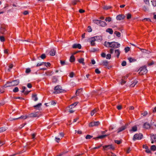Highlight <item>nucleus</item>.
I'll return each mask as SVG.
<instances>
[{
    "mask_svg": "<svg viewBox=\"0 0 156 156\" xmlns=\"http://www.w3.org/2000/svg\"><path fill=\"white\" fill-rule=\"evenodd\" d=\"M40 112H37L34 113H31L28 115V118L39 117L38 115Z\"/></svg>",
    "mask_w": 156,
    "mask_h": 156,
    "instance_id": "obj_5",
    "label": "nucleus"
},
{
    "mask_svg": "<svg viewBox=\"0 0 156 156\" xmlns=\"http://www.w3.org/2000/svg\"><path fill=\"white\" fill-rule=\"evenodd\" d=\"M45 74L47 76H51L53 74V73L52 71H48L45 73Z\"/></svg>",
    "mask_w": 156,
    "mask_h": 156,
    "instance_id": "obj_26",
    "label": "nucleus"
},
{
    "mask_svg": "<svg viewBox=\"0 0 156 156\" xmlns=\"http://www.w3.org/2000/svg\"><path fill=\"white\" fill-rule=\"evenodd\" d=\"M81 90V89H78L76 91V95H77V96L78 95V94L79 93H80Z\"/></svg>",
    "mask_w": 156,
    "mask_h": 156,
    "instance_id": "obj_46",
    "label": "nucleus"
},
{
    "mask_svg": "<svg viewBox=\"0 0 156 156\" xmlns=\"http://www.w3.org/2000/svg\"><path fill=\"white\" fill-rule=\"evenodd\" d=\"M129 49H130V48L129 47H126L125 48V52L126 53L128 51H129Z\"/></svg>",
    "mask_w": 156,
    "mask_h": 156,
    "instance_id": "obj_44",
    "label": "nucleus"
},
{
    "mask_svg": "<svg viewBox=\"0 0 156 156\" xmlns=\"http://www.w3.org/2000/svg\"><path fill=\"white\" fill-rule=\"evenodd\" d=\"M22 88L23 90L22 91H21L22 93H24V92L25 91V90L26 89V87L24 86H23L22 87Z\"/></svg>",
    "mask_w": 156,
    "mask_h": 156,
    "instance_id": "obj_59",
    "label": "nucleus"
},
{
    "mask_svg": "<svg viewBox=\"0 0 156 156\" xmlns=\"http://www.w3.org/2000/svg\"><path fill=\"white\" fill-rule=\"evenodd\" d=\"M101 20H93V22L94 23L98 25H99L101 22Z\"/></svg>",
    "mask_w": 156,
    "mask_h": 156,
    "instance_id": "obj_25",
    "label": "nucleus"
},
{
    "mask_svg": "<svg viewBox=\"0 0 156 156\" xmlns=\"http://www.w3.org/2000/svg\"><path fill=\"white\" fill-rule=\"evenodd\" d=\"M0 40L2 42H3V41H4L5 38H4V37L2 36H0Z\"/></svg>",
    "mask_w": 156,
    "mask_h": 156,
    "instance_id": "obj_53",
    "label": "nucleus"
},
{
    "mask_svg": "<svg viewBox=\"0 0 156 156\" xmlns=\"http://www.w3.org/2000/svg\"><path fill=\"white\" fill-rule=\"evenodd\" d=\"M128 60L130 62H133L136 61V60L133 58H132L129 57L128 58Z\"/></svg>",
    "mask_w": 156,
    "mask_h": 156,
    "instance_id": "obj_34",
    "label": "nucleus"
},
{
    "mask_svg": "<svg viewBox=\"0 0 156 156\" xmlns=\"http://www.w3.org/2000/svg\"><path fill=\"white\" fill-rule=\"evenodd\" d=\"M151 2L152 3V5L154 6H156V1L155 0H152L151 1Z\"/></svg>",
    "mask_w": 156,
    "mask_h": 156,
    "instance_id": "obj_39",
    "label": "nucleus"
},
{
    "mask_svg": "<svg viewBox=\"0 0 156 156\" xmlns=\"http://www.w3.org/2000/svg\"><path fill=\"white\" fill-rule=\"evenodd\" d=\"M144 2L147 5H149V0H144Z\"/></svg>",
    "mask_w": 156,
    "mask_h": 156,
    "instance_id": "obj_60",
    "label": "nucleus"
},
{
    "mask_svg": "<svg viewBox=\"0 0 156 156\" xmlns=\"http://www.w3.org/2000/svg\"><path fill=\"white\" fill-rule=\"evenodd\" d=\"M56 51L54 49H52L50 51V55L51 56H54L55 55Z\"/></svg>",
    "mask_w": 156,
    "mask_h": 156,
    "instance_id": "obj_20",
    "label": "nucleus"
},
{
    "mask_svg": "<svg viewBox=\"0 0 156 156\" xmlns=\"http://www.w3.org/2000/svg\"><path fill=\"white\" fill-rule=\"evenodd\" d=\"M5 31V28L2 27H1L0 29V32L2 34H3Z\"/></svg>",
    "mask_w": 156,
    "mask_h": 156,
    "instance_id": "obj_35",
    "label": "nucleus"
},
{
    "mask_svg": "<svg viewBox=\"0 0 156 156\" xmlns=\"http://www.w3.org/2000/svg\"><path fill=\"white\" fill-rule=\"evenodd\" d=\"M90 41L92 42H94V41H96L95 40V37H91L90 38Z\"/></svg>",
    "mask_w": 156,
    "mask_h": 156,
    "instance_id": "obj_49",
    "label": "nucleus"
},
{
    "mask_svg": "<svg viewBox=\"0 0 156 156\" xmlns=\"http://www.w3.org/2000/svg\"><path fill=\"white\" fill-rule=\"evenodd\" d=\"M126 62L125 61H123L121 64L123 66H126Z\"/></svg>",
    "mask_w": 156,
    "mask_h": 156,
    "instance_id": "obj_57",
    "label": "nucleus"
},
{
    "mask_svg": "<svg viewBox=\"0 0 156 156\" xmlns=\"http://www.w3.org/2000/svg\"><path fill=\"white\" fill-rule=\"evenodd\" d=\"M105 20L107 22H110L112 20V18L110 17H107L105 19Z\"/></svg>",
    "mask_w": 156,
    "mask_h": 156,
    "instance_id": "obj_40",
    "label": "nucleus"
},
{
    "mask_svg": "<svg viewBox=\"0 0 156 156\" xmlns=\"http://www.w3.org/2000/svg\"><path fill=\"white\" fill-rule=\"evenodd\" d=\"M46 57V55L45 54H42L41 56V58L42 59H44Z\"/></svg>",
    "mask_w": 156,
    "mask_h": 156,
    "instance_id": "obj_55",
    "label": "nucleus"
},
{
    "mask_svg": "<svg viewBox=\"0 0 156 156\" xmlns=\"http://www.w3.org/2000/svg\"><path fill=\"white\" fill-rule=\"evenodd\" d=\"M42 105L41 103H38L37 105L34 106V107L36 108H40L41 106Z\"/></svg>",
    "mask_w": 156,
    "mask_h": 156,
    "instance_id": "obj_33",
    "label": "nucleus"
},
{
    "mask_svg": "<svg viewBox=\"0 0 156 156\" xmlns=\"http://www.w3.org/2000/svg\"><path fill=\"white\" fill-rule=\"evenodd\" d=\"M27 118H28V115H22L20 117L15 118V119H14L13 120H14L17 119H25Z\"/></svg>",
    "mask_w": 156,
    "mask_h": 156,
    "instance_id": "obj_15",
    "label": "nucleus"
},
{
    "mask_svg": "<svg viewBox=\"0 0 156 156\" xmlns=\"http://www.w3.org/2000/svg\"><path fill=\"white\" fill-rule=\"evenodd\" d=\"M72 47L73 48H78L80 49L81 48V46L80 44H74L73 45Z\"/></svg>",
    "mask_w": 156,
    "mask_h": 156,
    "instance_id": "obj_12",
    "label": "nucleus"
},
{
    "mask_svg": "<svg viewBox=\"0 0 156 156\" xmlns=\"http://www.w3.org/2000/svg\"><path fill=\"white\" fill-rule=\"evenodd\" d=\"M137 130V127L134 126L132 127V129L131 130H130V131H133V132H135Z\"/></svg>",
    "mask_w": 156,
    "mask_h": 156,
    "instance_id": "obj_36",
    "label": "nucleus"
},
{
    "mask_svg": "<svg viewBox=\"0 0 156 156\" xmlns=\"http://www.w3.org/2000/svg\"><path fill=\"white\" fill-rule=\"evenodd\" d=\"M87 30L89 32H91L92 30L91 27L90 26H88L87 29Z\"/></svg>",
    "mask_w": 156,
    "mask_h": 156,
    "instance_id": "obj_43",
    "label": "nucleus"
},
{
    "mask_svg": "<svg viewBox=\"0 0 156 156\" xmlns=\"http://www.w3.org/2000/svg\"><path fill=\"white\" fill-rule=\"evenodd\" d=\"M140 49L141 51L143 53H148L147 52V51L146 50L143 49Z\"/></svg>",
    "mask_w": 156,
    "mask_h": 156,
    "instance_id": "obj_62",
    "label": "nucleus"
},
{
    "mask_svg": "<svg viewBox=\"0 0 156 156\" xmlns=\"http://www.w3.org/2000/svg\"><path fill=\"white\" fill-rule=\"evenodd\" d=\"M102 64L103 65L107 66L108 64V62L107 60H105L103 62Z\"/></svg>",
    "mask_w": 156,
    "mask_h": 156,
    "instance_id": "obj_29",
    "label": "nucleus"
},
{
    "mask_svg": "<svg viewBox=\"0 0 156 156\" xmlns=\"http://www.w3.org/2000/svg\"><path fill=\"white\" fill-rule=\"evenodd\" d=\"M137 81L136 80H134L133 82L130 85V86L131 87H134L137 83Z\"/></svg>",
    "mask_w": 156,
    "mask_h": 156,
    "instance_id": "obj_27",
    "label": "nucleus"
},
{
    "mask_svg": "<svg viewBox=\"0 0 156 156\" xmlns=\"http://www.w3.org/2000/svg\"><path fill=\"white\" fill-rule=\"evenodd\" d=\"M125 18V16L123 15L119 14L116 17V19L118 20H120L124 19Z\"/></svg>",
    "mask_w": 156,
    "mask_h": 156,
    "instance_id": "obj_11",
    "label": "nucleus"
},
{
    "mask_svg": "<svg viewBox=\"0 0 156 156\" xmlns=\"http://www.w3.org/2000/svg\"><path fill=\"white\" fill-rule=\"evenodd\" d=\"M98 111V109H93L91 112L90 115L91 116H93L95 113H96Z\"/></svg>",
    "mask_w": 156,
    "mask_h": 156,
    "instance_id": "obj_23",
    "label": "nucleus"
},
{
    "mask_svg": "<svg viewBox=\"0 0 156 156\" xmlns=\"http://www.w3.org/2000/svg\"><path fill=\"white\" fill-rule=\"evenodd\" d=\"M114 34H115L116 36L118 37H120L121 36V34L119 32L115 31L114 32Z\"/></svg>",
    "mask_w": 156,
    "mask_h": 156,
    "instance_id": "obj_32",
    "label": "nucleus"
},
{
    "mask_svg": "<svg viewBox=\"0 0 156 156\" xmlns=\"http://www.w3.org/2000/svg\"><path fill=\"white\" fill-rule=\"evenodd\" d=\"M44 64L45 66L46 67H48V66H50L51 65L50 63L49 62H47V63L45 62Z\"/></svg>",
    "mask_w": 156,
    "mask_h": 156,
    "instance_id": "obj_54",
    "label": "nucleus"
},
{
    "mask_svg": "<svg viewBox=\"0 0 156 156\" xmlns=\"http://www.w3.org/2000/svg\"><path fill=\"white\" fill-rule=\"evenodd\" d=\"M115 53L116 55L117 58H118L120 54L119 50V49H116L115 50Z\"/></svg>",
    "mask_w": 156,
    "mask_h": 156,
    "instance_id": "obj_17",
    "label": "nucleus"
},
{
    "mask_svg": "<svg viewBox=\"0 0 156 156\" xmlns=\"http://www.w3.org/2000/svg\"><path fill=\"white\" fill-rule=\"evenodd\" d=\"M12 84L11 82L7 81L6 83L4 86V87L6 88L7 87H11L12 86Z\"/></svg>",
    "mask_w": 156,
    "mask_h": 156,
    "instance_id": "obj_14",
    "label": "nucleus"
},
{
    "mask_svg": "<svg viewBox=\"0 0 156 156\" xmlns=\"http://www.w3.org/2000/svg\"><path fill=\"white\" fill-rule=\"evenodd\" d=\"M104 45L107 47H110L113 48H117L120 47V44L118 42H107L105 41L104 43Z\"/></svg>",
    "mask_w": 156,
    "mask_h": 156,
    "instance_id": "obj_1",
    "label": "nucleus"
},
{
    "mask_svg": "<svg viewBox=\"0 0 156 156\" xmlns=\"http://www.w3.org/2000/svg\"><path fill=\"white\" fill-rule=\"evenodd\" d=\"M31 70L30 68H27L26 69L25 72L27 73H28L30 72Z\"/></svg>",
    "mask_w": 156,
    "mask_h": 156,
    "instance_id": "obj_50",
    "label": "nucleus"
},
{
    "mask_svg": "<svg viewBox=\"0 0 156 156\" xmlns=\"http://www.w3.org/2000/svg\"><path fill=\"white\" fill-rule=\"evenodd\" d=\"M60 63L62 66H64L66 64L65 62L62 60H60Z\"/></svg>",
    "mask_w": 156,
    "mask_h": 156,
    "instance_id": "obj_51",
    "label": "nucleus"
},
{
    "mask_svg": "<svg viewBox=\"0 0 156 156\" xmlns=\"http://www.w3.org/2000/svg\"><path fill=\"white\" fill-rule=\"evenodd\" d=\"M128 125V124H126L125 126H122L121 127L119 128L118 129V131L117 132V133H119V132L122 131L123 130L125 129H126L127 127V126Z\"/></svg>",
    "mask_w": 156,
    "mask_h": 156,
    "instance_id": "obj_10",
    "label": "nucleus"
},
{
    "mask_svg": "<svg viewBox=\"0 0 156 156\" xmlns=\"http://www.w3.org/2000/svg\"><path fill=\"white\" fill-rule=\"evenodd\" d=\"M13 66L12 64H10L9 66V68L8 69V71H10L11 69H12Z\"/></svg>",
    "mask_w": 156,
    "mask_h": 156,
    "instance_id": "obj_42",
    "label": "nucleus"
},
{
    "mask_svg": "<svg viewBox=\"0 0 156 156\" xmlns=\"http://www.w3.org/2000/svg\"><path fill=\"white\" fill-rule=\"evenodd\" d=\"M98 50L99 49L98 48H93L91 50V51L92 52H94Z\"/></svg>",
    "mask_w": 156,
    "mask_h": 156,
    "instance_id": "obj_45",
    "label": "nucleus"
},
{
    "mask_svg": "<svg viewBox=\"0 0 156 156\" xmlns=\"http://www.w3.org/2000/svg\"><path fill=\"white\" fill-rule=\"evenodd\" d=\"M70 61L71 62H73L75 60V58L74 56L73 55H72L71 56L70 59Z\"/></svg>",
    "mask_w": 156,
    "mask_h": 156,
    "instance_id": "obj_24",
    "label": "nucleus"
},
{
    "mask_svg": "<svg viewBox=\"0 0 156 156\" xmlns=\"http://www.w3.org/2000/svg\"><path fill=\"white\" fill-rule=\"evenodd\" d=\"M32 98L34 101H37L38 100V98L37 96V94H33Z\"/></svg>",
    "mask_w": 156,
    "mask_h": 156,
    "instance_id": "obj_16",
    "label": "nucleus"
},
{
    "mask_svg": "<svg viewBox=\"0 0 156 156\" xmlns=\"http://www.w3.org/2000/svg\"><path fill=\"white\" fill-rule=\"evenodd\" d=\"M93 137V136L89 135H87L86 137V139H91Z\"/></svg>",
    "mask_w": 156,
    "mask_h": 156,
    "instance_id": "obj_41",
    "label": "nucleus"
},
{
    "mask_svg": "<svg viewBox=\"0 0 156 156\" xmlns=\"http://www.w3.org/2000/svg\"><path fill=\"white\" fill-rule=\"evenodd\" d=\"M54 90L55 91L53 93L55 94L62 93L64 91L62 89V87L59 85L55 86L54 88Z\"/></svg>",
    "mask_w": 156,
    "mask_h": 156,
    "instance_id": "obj_2",
    "label": "nucleus"
},
{
    "mask_svg": "<svg viewBox=\"0 0 156 156\" xmlns=\"http://www.w3.org/2000/svg\"><path fill=\"white\" fill-rule=\"evenodd\" d=\"M111 55L110 54H108L107 55V56L106 57V58L107 59H109L111 58Z\"/></svg>",
    "mask_w": 156,
    "mask_h": 156,
    "instance_id": "obj_48",
    "label": "nucleus"
},
{
    "mask_svg": "<svg viewBox=\"0 0 156 156\" xmlns=\"http://www.w3.org/2000/svg\"><path fill=\"white\" fill-rule=\"evenodd\" d=\"M143 9L145 11L148 10L147 8L145 5L143 6Z\"/></svg>",
    "mask_w": 156,
    "mask_h": 156,
    "instance_id": "obj_47",
    "label": "nucleus"
},
{
    "mask_svg": "<svg viewBox=\"0 0 156 156\" xmlns=\"http://www.w3.org/2000/svg\"><path fill=\"white\" fill-rule=\"evenodd\" d=\"M106 25L107 24L105 22L102 21H101L99 25L102 27H105L106 26Z\"/></svg>",
    "mask_w": 156,
    "mask_h": 156,
    "instance_id": "obj_21",
    "label": "nucleus"
},
{
    "mask_svg": "<svg viewBox=\"0 0 156 156\" xmlns=\"http://www.w3.org/2000/svg\"><path fill=\"white\" fill-rule=\"evenodd\" d=\"M139 73L140 75H144L146 74L147 72V70L145 66L141 67L140 69Z\"/></svg>",
    "mask_w": 156,
    "mask_h": 156,
    "instance_id": "obj_3",
    "label": "nucleus"
},
{
    "mask_svg": "<svg viewBox=\"0 0 156 156\" xmlns=\"http://www.w3.org/2000/svg\"><path fill=\"white\" fill-rule=\"evenodd\" d=\"M75 132L76 133H78L79 134H81L82 133V131L80 130H76Z\"/></svg>",
    "mask_w": 156,
    "mask_h": 156,
    "instance_id": "obj_64",
    "label": "nucleus"
},
{
    "mask_svg": "<svg viewBox=\"0 0 156 156\" xmlns=\"http://www.w3.org/2000/svg\"><path fill=\"white\" fill-rule=\"evenodd\" d=\"M95 72L97 74H99L101 73V72L99 71L98 69H96L95 70Z\"/></svg>",
    "mask_w": 156,
    "mask_h": 156,
    "instance_id": "obj_56",
    "label": "nucleus"
},
{
    "mask_svg": "<svg viewBox=\"0 0 156 156\" xmlns=\"http://www.w3.org/2000/svg\"><path fill=\"white\" fill-rule=\"evenodd\" d=\"M103 147L104 150H106L108 149L114 150L115 149L114 147L112 144L104 146Z\"/></svg>",
    "mask_w": 156,
    "mask_h": 156,
    "instance_id": "obj_6",
    "label": "nucleus"
},
{
    "mask_svg": "<svg viewBox=\"0 0 156 156\" xmlns=\"http://www.w3.org/2000/svg\"><path fill=\"white\" fill-rule=\"evenodd\" d=\"M107 136V135H104L99 136L96 137V138L103 139Z\"/></svg>",
    "mask_w": 156,
    "mask_h": 156,
    "instance_id": "obj_31",
    "label": "nucleus"
},
{
    "mask_svg": "<svg viewBox=\"0 0 156 156\" xmlns=\"http://www.w3.org/2000/svg\"><path fill=\"white\" fill-rule=\"evenodd\" d=\"M146 152L147 153H151V151L148 148L146 149Z\"/></svg>",
    "mask_w": 156,
    "mask_h": 156,
    "instance_id": "obj_63",
    "label": "nucleus"
},
{
    "mask_svg": "<svg viewBox=\"0 0 156 156\" xmlns=\"http://www.w3.org/2000/svg\"><path fill=\"white\" fill-rule=\"evenodd\" d=\"M131 17V14L128 13L127 14V19H129Z\"/></svg>",
    "mask_w": 156,
    "mask_h": 156,
    "instance_id": "obj_58",
    "label": "nucleus"
},
{
    "mask_svg": "<svg viewBox=\"0 0 156 156\" xmlns=\"http://www.w3.org/2000/svg\"><path fill=\"white\" fill-rule=\"evenodd\" d=\"M95 40L96 41H101L102 40V37L101 36H95Z\"/></svg>",
    "mask_w": 156,
    "mask_h": 156,
    "instance_id": "obj_18",
    "label": "nucleus"
},
{
    "mask_svg": "<svg viewBox=\"0 0 156 156\" xmlns=\"http://www.w3.org/2000/svg\"><path fill=\"white\" fill-rule=\"evenodd\" d=\"M143 136V135L142 133L136 134L133 136V140L135 141L137 140H140L142 138Z\"/></svg>",
    "mask_w": 156,
    "mask_h": 156,
    "instance_id": "obj_4",
    "label": "nucleus"
},
{
    "mask_svg": "<svg viewBox=\"0 0 156 156\" xmlns=\"http://www.w3.org/2000/svg\"><path fill=\"white\" fill-rule=\"evenodd\" d=\"M106 32L109 33L111 34H112L113 32L111 28H108L107 29Z\"/></svg>",
    "mask_w": 156,
    "mask_h": 156,
    "instance_id": "obj_19",
    "label": "nucleus"
},
{
    "mask_svg": "<svg viewBox=\"0 0 156 156\" xmlns=\"http://www.w3.org/2000/svg\"><path fill=\"white\" fill-rule=\"evenodd\" d=\"M100 124V122L98 121L92 122L90 124L89 126L90 127H92L94 126H97Z\"/></svg>",
    "mask_w": 156,
    "mask_h": 156,
    "instance_id": "obj_7",
    "label": "nucleus"
},
{
    "mask_svg": "<svg viewBox=\"0 0 156 156\" xmlns=\"http://www.w3.org/2000/svg\"><path fill=\"white\" fill-rule=\"evenodd\" d=\"M151 126V125L150 124L147 122H145L144 124L143 127L146 129H148L150 128Z\"/></svg>",
    "mask_w": 156,
    "mask_h": 156,
    "instance_id": "obj_13",
    "label": "nucleus"
},
{
    "mask_svg": "<svg viewBox=\"0 0 156 156\" xmlns=\"http://www.w3.org/2000/svg\"><path fill=\"white\" fill-rule=\"evenodd\" d=\"M151 150L155 151L156 150V146L155 145H153L151 146Z\"/></svg>",
    "mask_w": 156,
    "mask_h": 156,
    "instance_id": "obj_37",
    "label": "nucleus"
},
{
    "mask_svg": "<svg viewBox=\"0 0 156 156\" xmlns=\"http://www.w3.org/2000/svg\"><path fill=\"white\" fill-rule=\"evenodd\" d=\"M151 143L153 144L154 142H156V134H151Z\"/></svg>",
    "mask_w": 156,
    "mask_h": 156,
    "instance_id": "obj_8",
    "label": "nucleus"
},
{
    "mask_svg": "<svg viewBox=\"0 0 156 156\" xmlns=\"http://www.w3.org/2000/svg\"><path fill=\"white\" fill-rule=\"evenodd\" d=\"M19 90V88L18 87H16L13 90V91L14 93L18 92Z\"/></svg>",
    "mask_w": 156,
    "mask_h": 156,
    "instance_id": "obj_38",
    "label": "nucleus"
},
{
    "mask_svg": "<svg viewBox=\"0 0 156 156\" xmlns=\"http://www.w3.org/2000/svg\"><path fill=\"white\" fill-rule=\"evenodd\" d=\"M11 82L12 84V86H14L18 85L19 83L20 80H19L17 79L13 80Z\"/></svg>",
    "mask_w": 156,
    "mask_h": 156,
    "instance_id": "obj_9",
    "label": "nucleus"
},
{
    "mask_svg": "<svg viewBox=\"0 0 156 156\" xmlns=\"http://www.w3.org/2000/svg\"><path fill=\"white\" fill-rule=\"evenodd\" d=\"M44 63H45V62H41L40 63H38L37 64L36 66L37 67V66H41L42 65H43L44 64Z\"/></svg>",
    "mask_w": 156,
    "mask_h": 156,
    "instance_id": "obj_61",
    "label": "nucleus"
},
{
    "mask_svg": "<svg viewBox=\"0 0 156 156\" xmlns=\"http://www.w3.org/2000/svg\"><path fill=\"white\" fill-rule=\"evenodd\" d=\"M77 104V102H75L70 105L69 106V108H74L75 106Z\"/></svg>",
    "mask_w": 156,
    "mask_h": 156,
    "instance_id": "obj_22",
    "label": "nucleus"
},
{
    "mask_svg": "<svg viewBox=\"0 0 156 156\" xmlns=\"http://www.w3.org/2000/svg\"><path fill=\"white\" fill-rule=\"evenodd\" d=\"M115 142L117 144H120L122 142L121 141L119 140H115Z\"/></svg>",
    "mask_w": 156,
    "mask_h": 156,
    "instance_id": "obj_52",
    "label": "nucleus"
},
{
    "mask_svg": "<svg viewBox=\"0 0 156 156\" xmlns=\"http://www.w3.org/2000/svg\"><path fill=\"white\" fill-rule=\"evenodd\" d=\"M6 128L3 127L0 128V133L3 132L6 130Z\"/></svg>",
    "mask_w": 156,
    "mask_h": 156,
    "instance_id": "obj_30",
    "label": "nucleus"
},
{
    "mask_svg": "<svg viewBox=\"0 0 156 156\" xmlns=\"http://www.w3.org/2000/svg\"><path fill=\"white\" fill-rule=\"evenodd\" d=\"M84 59L83 58H81L78 60V62L79 63H82V64L83 65H84L85 63L84 62Z\"/></svg>",
    "mask_w": 156,
    "mask_h": 156,
    "instance_id": "obj_28",
    "label": "nucleus"
}]
</instances>
